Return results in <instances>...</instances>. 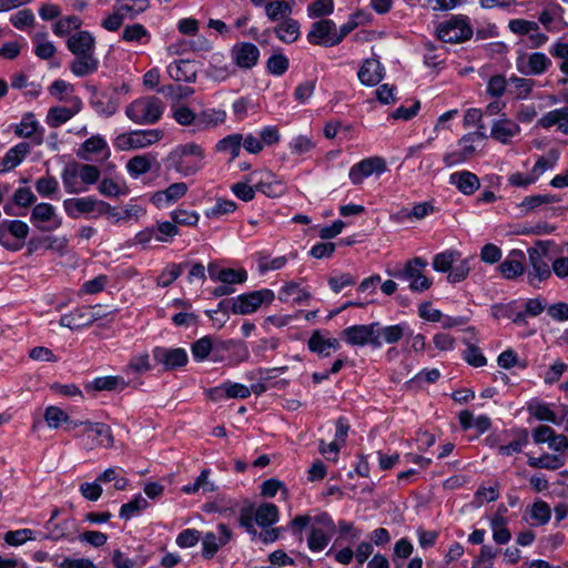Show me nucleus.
Here are the masks:
<instances>
[{
	"instance_id": "f257e3e1",
	"label": "nucleus",
	"mask_w": 568,
	"mask_h": 568,
	"mask_svg": "<svg viewBox=\"0 0 568 568\" xmlns=\"http://www.w3.org/2000/svg\"><path fill=\"white\" fill-rule=\"evenodd\" d=\"M67 48L75 57L70 64V70L74 75L83 78L98 70L95 38L90 31L79 30L70 36L67 40Z\"/></svg>"
},
{
	"instance_id": "f03ea898",
	"label": "nucleus",
	"mask_w": 568,
	"mask_h": 568,
	"mask_svg": "<svg viewBox=\"0 0 568 568\" xmlns=\"http://www.w3.org/2000/svg\"><path fill=\"white\" fill-rule=\"evenodd\" d=\"M205 151L194 142L176 145L164 159L168 171H174L182 178L195 175L204 166Z\"/></svg>"
},
{
	"instance_id": "7ed1b4c3",
	"label": "nucleus",
	"mask_w": 568,
	"mask_h": 568,
	"mask_svg": "<svg viewBox=\"0 0 568 568\" xmlns=\"http://www.w3.org/2000/svg\"><path fill=\"white\" fill-rule=\"evenodd\" d=\"M278 519V507L272 503H262L260 505L247 503L240 509L237 518L240 527L245 529L246 532H256L255 527L261 528L265 532Z\"/></svg>"
},
{
	"instance_id": "20e7f679",
	"label": "nucleus",
	"mask_w": 568,
	"mask_h": 568,
	"mask_svg": "<svg viewBox=\"0 0 568 568\" xmlns=\"http://www.w3.org/2000/svg\"><path fill=\"white\" fill-rule=\"evenodd\" d=\"M292 532H302L307 530L312 534L337 532L331 515L326 511L313 510L304 515H298L290 521ZM351 524L346 521L338 523V532H349Z\"/></svg>"
},
{
	"instance_id": "39448f33",
	"label": "nucleus",
	"mask_w": 568,
	"mask_h": 568,
	"mask_svg": "<svg viewBox=\"0 0 568 568\" xmlns=\"http://www.w3.org/2000/svg\"><path fill=\"white\" fill-rule=\"evenodd\" d=\"M63 209L65 214L73 220L82 215L88 219H98L102 215H106L119 220V214L113 206L94 196L65 199L63 201Z\"/></svg>"
},
{
	"instance_id": "423d86ee",
	"label": "nucleus",
	"mask_w": 568,
	"mask_h": 568,
	"mask_svg": "<svg viewBox=\"0 0 568 568\" xmlns=\"http://www.w3.org/2000/svg\"><path fill=\"white\" fill-rule=\"evenodd\" d=\"M165 105L161 99L156 97H144L134 100L125 108L126 116L136 124H154L163 112Z\"/></svg>"
},
{
	"instance_id": "0eeeda50",
	"label": "nucleus",
	"mask_w": 568,
	"mask_h": 568,
	"mask_svg": "<svg viewBox=\"0 0 568 568\" xmlns=\"http://www.w3.org/2000/svg\"><path fill=\"white\" fill-rule=\"evenodd\" d=\"M550 241H538L535 246L527 250L529 257V270L527 272L528 283L537 286L550 277L552 267L549 266Z\"/></svg>"
},
{
	"instance_id": "6e6552de",
	"label": "nucleus",
	"mask_w": 568,
	"mask_h": 568,
	"mask_svg": "<svg viewBox=\"0 0 568 568\" xmlns=\"http://www.w3.org/2000/svg\"><path fill=\"white\" fill-rule=\"evenodd\" d=\"M29 225L21 220H2L0 222V245L10 252H18L26 246Z\"/></svg>"
},
{
	"instance_id": "1a4fd4ad",
	"label": "nucleus",
	"mask_w": 568,
	"mask_h": 568,
	"mask_svg": "<svg viewBox=\"0 0 568 568\" xmlns=\"http://www.w3.org/2000/svg\"><path fill=\"white\" fill-rule=\"evenodd\" d=\"M436 33L443 42L459 43L471 38L473 29L467 17L455 16L440 23L436 29Z\"/></svg>"
},
{
	"instance_id": "9d476101",
	"label": "nucleus",
	"mask_w": 568,
	"mask_h": 568,
	"mask_svg": "<svg viewBox=\"0 0 568 568\" xmlns=\"http://www.w3.org/2000/svg\"><path fill=\"white\" fill-rule=\"evenodd\" d=\"M378 322L371 324L352 325L342 331V337L351 346L364 347L366 345L373 348H381V342L377 339L376 332Z\"/></svg>"
},
{
	"instance_id": "9b49d317",
	"label": "nucleus",
	"mask_w": 568,
	"mask_h": 568,
	"mask_svg": "<svg viewBox=\"0 0 568 568\" xmlns=\"http://www.w3.org/2000/svg\"><path fill=\"white\" fill-rule=\"evenodd\" d=\"M275 298L272 290L262 288L237 295L233 298L232 313L246 315L257 311L263 304H271Z\"/></svg>"
},
{
	"instance_id": "f8f14e48",
	"label": "nucleus",
	"mask_w": 568,
	"mask_h": 568,
	"mask_svg": "<svg viewBox=\"0 0 568 568\" xmlns=\"http://www.w3.org/2000/svg\"><path fill=\"white\" fill-rule=\"evenodd\" d=\"M162 135L160 130H135L119 134L114 140V146L122 151L142 149L160 141Z\"/></svg>"
},
{
	"instance_id": "ddd939ff",
	"label": "nucleus",
	"mask_w": 568,
	"mask_h": 568,
	"mask_svg": "<svg viewBox=\"0 0 568 568\" xmlns=\"http://www.w3.org/2000/svg\"><path fill=\"white\" fill-rule=\"evenodd\" d=\"M387 171L386 161L381 156L366 158L351 166L348 179L353 185H359L369 176H381Z\"/></svg>"
},
{
	"instance_id": "4468645a",
	"label": "nucleus",
	"mask_w": 568,
	"mask_h": 568,
	"mask_svg": "<svg viewBox=\"0 0 568 568\" xmlns=\"http://www.w3.org/2000/svg\"><path fill=\"white\" fill-rule=\"evenodd\" d=\"M30 222L41 232H52L61 226V219L55 213V207L47 202L38 203L30 213Z\"/></svg>"
},
{
	"instance_id": "2eb2a0df",
	"label": "nucleus",
	"mask_w": 568,
	"mask_h": 568,
	"mask_svg": "<svg viewBox=\"0 0 568 568\" xmlns=\"http://www.w3.org/2000/svg\"><path fill=\"white\" fill-rule=\"evenodd\" d=\"M155 363L161 364L165 371H173L184 367L189 362L187 353L184 348L156 346L152 351Z\"/></svg>"
},
{
	"instance_id": "dca6fc26",
	"label": "nucleus",
	"mask_w": 568,
	"mask_h": 568,
	"mask_svg": "<svg viewBox=\"0 0 568 568\" xmlns=\"http://www.w3.org/2000/svg\"><path fill=\"white\" fill-rule=\"evenodd\" d=\"M231 59L237 68L250 70L257 64L260 50L252 42H237L231 49Z\"/></svg>"
},
{
	"instance_id": "f3484780",
	"label": "nucleus",
	"mask_w": 568,
	"mask_h": 568,
	"mask_svg": "<svg viewBox=\"0 0 568 568\" xmlns=\"http://www.w3.org/2000/svg\"><path fill=\"white\" fill-rule=\"evenodd\" d=\"M335 22L331 19H321L312 23L306 39L313 45L334 47Z\"/></svg>"
},
{
	"instance_id": "a211bd4d",
	"label": "nucleus",
	"mask_w": 568,
	"mask_h": 568,
	"mask_svg": "<svg viewBox=\"0 0 568 568\" xmlns=\"http://www.w3.org/2000/svg\"><path fill=\"white\" fill-rule=\"evenodd\" d=\"M14 134L19 138L32 139L34 145H41L44 140V129L32 112L23 114L20 123L14 125Z\"/></svg>"
},
{
	"instance_id": "6ab92c4d",
	"label": "nucleus",
	"mask_w": 568,
	"mask_h": 568,
	"mask_svg": "<svg viewBox=\"0 0 568 568\" xmlns=\"http://www.w3.org/2000/svg\"><path fill=\"white\" fill-rule=\"evenodd\" d=\"M427 265L428 263L425 258L414 257L408 260L403 266L396 265L392 268L388 267L386 273L390 277L408 282L410 284V281H414L424 273Z\"/></svg>"
},
{
	"instance_id": "aec40b11",
	"label": "nucleus",
	"mask_w": 568,
	"mask_h": 568,
	"mask_svg": "<svg viewBox=\"0 0 568 568\" xmlns=\"http://www.w3.org/2000/svg\"><path fill=\"white\" fill-rule=\"evenodd\" d=\"M327 332L315 329L308 341L307 347L310 352L315 353L317 356L325 358L331 356L332 351L336 352L341 348V343L337 338L328 337Z\"/></svg>"
},
{
	"instance_id": "412c9836",
	"label": "nucleus",
	"mask_w": 568,
	"mask_h": 568,
	"mask_svg": "<svg viewBox=\"0 0 568 568\" xmlns=\"http://www.w3.org/2000/svg\"><path fill=\"white\" fill-rule=\"evenodd\" d=\"M187 190L189 186L185 182H175L170 184L165 190L154 192L150 201L158 209H163L182 199Z\"/></svg>"
},
{
	"instance_id": "4be33fe9",
	"label": "nucleus",
	"mask_w": 568,
	"mask_h": 568,
	"mask_svg": "<svg viewBox=\"0 0 568 568\" xmlns=\"http://www.w3.org/2000/svg\"><path fill=\"white\" fill-rule=\"evenodd\" d=\"M169 77L176 82L193 83L196 80V62L189 59L174 60L166 67Z\"/></svg>"
},
{
	"instance_id": "5701e85b",
	"label": "nucleus",
	"mask_w": 568,
	"mask_h": 568,
	"mask_svg": "<svg viewBox=\"0 0 568 568\" xmlns=\"http://www.w3.org/2000/svg\"><path fill=\"white\" fill-rule=\"evenodd\" d=\"M97 322V317L91 315V306L77 307L73 311L63 314L60 317L59 324L68 327L71 331L80 329Z\"/></svg>"
},
{
	"instance_id": "b1692460",
	"label": "nucleus",
	"mask_w": 568,
	"mask_h": 568,
	"mask_svg": "<svg viewBox=\"0 0 568 568\" xmlns=\"http://www.w3.org/2000/svg\"><path fill=\"white\" fill-rule=\"evenodd\" d=\"M520 133V126L504 113L500 119L495 120L491 125L490 136L503 143L509 144Z\"/></svg>"
},
{
	"instance_id": "393cba45",
	"label": "nucleus",
	"mask_w": 568,
	"mask_h": 568,
	"mask_svg": "<svg viewBox=\"0 0 568 568\" xmlns=\"http://www.w3.org/2000/svg\"><path fill=\"white\" fill-rule=\"evenodd\" d=\"M498 270L506 280H515L525 272V254L520 250H513L499 264Z\"/></svg>"
},
{
	"instance_id": "a878e982",
	"label": "nucleus",
	"mask_w": 568,
	"mask_h": 568,
	"mask_svg": "<svg viewBox=\"0 0 568 568\" xmlns=\"http://www.w3.org/2000/svg\"><path fill=\"white\" fill-rule=\"evenodd\" d=\"M385 75V69L377 59H366L357 72L358 80L366 87L377 85Z\"/></svg>"
},
{
	"instance_id": "bb28decb",
	"label": "nucleus",
	"mask_w": 568,
	"mask_h": 568,
	"mask_svg": "<svg viewBox=\"0 0 568 568\" xmlns=\"http://www.w3.org/2000/svg\"><path fill=\"white\" fill-rule=\"evenodd\" d=\"M537 125L542 129L556 126L558 132L568 135V105L545 113Z\"/></svg>"
},
{
	"instance_id": "cd10ccee",
	"label": "nucleus",
	"mask_w": 568,
	"mask_h": 568,
	"mask_svg": "<svg viewBox=\"0 0 568 568\" xmlns=\"http://www.w3.org/2000/svg\"><path fill=\"white\" fill-rule=\"evenodd\" d=\"M90 103L97 113L111 116L118 110V102L114 100L113 95L108 91L98 90L97 88H92Z\"/></svg>"
},
{
	"instance_id": "c85d7f7f",
	"label": "nucleus",
	"mask_w": 568,
	"mask_h": 568,
	"mask_svg": "<svg viewBox=\"0 0 568 568\" xmlns=\"http://www.w3.org/2000/svg\"><path fill=\"white\" fill-rule=\"evenodd\" d=\"M376 335H378L377 339H379L382 347L383 343L395 344L399 342L404 336H412L413 331L405 322L388 326H382L381 323H378Z\"/></svg>"
},
{
	"instance_id": "c756f323",
	"label": "nucleus",
	"mask_w": 568,
	"mask_h": 568,
	"mask_svg": "<svg viewBox=\"0 0 568 568\" xmlns=\"http://www.w3.org/2000/svg\"><path fill=\"white\" fill-rule=\"evenodd\" d=\"M31 145L28 142H20L10 148L0 163V172H8L20 165L30 153Z\"/></svg>"
},
{
	"instance_id": "7c9ffc66",
	"label": "nucleus",
	"mask_w": 568,
	"mask_h": 568,
	"mask_svg": "<svg viewBox=\"0 0 568 568\" xmlns=\"http://www.w3.org/2000/svg\"><path fill=\"white\" fill-rule=\"evenodd\" d=\"M50 532H79V527L69 511L53 510L47 521Z\"/></svg>"
},
{
	"instance_id": "2f4dec72",
	"label": "nucleus",
	"mask_w": 568,
	"mask_h": 568,
	"mask_svg": "<svg viewBox=\"0 0 568 568\" xmlns=\"http://www.w3.org/2000/svg\"><path fill=\"white\" fill-rule=\"evenodd\" d=\"M82 103L75 99L72 108L67 106H51L47 113L45 122L50 128H58L68 122L78 112H80Z\"/></svg>"
},
{
	"instance_id": "473e14b6",
	"label": "nucleus",
	"mask_w": 568,
	"mask_h": 568,
	"mask_svg": "<svg viewBox=\"0 0 568 568\" xmlns=\"http://www.w3.org/2000/svg\"><path fill=\"white\" fill-rule=\"evenodd\" d=\"M210 394L213 399L222 397L245 399L251 396V389L244 384L225 382L221 386L212 388Z\"/></svg>"
},
{
	"instance_id": "72a5a7b5",
	"label": "nucleus",
	"mask_w": 568,
	"mask_h": 568,
	"mask_svg": "<svg viewBox=\"0 0 568 568\" xmlns=\"http://www.w3.org/2000/svg\"><path fill=\"white\" fill-rule=\"evenodd\" d=\"M551 67V60L544 52H534L528 55L525 65L518 63V70L527 75H540Z\"/></svg>"
},
{
	"instance_id": "f704fd0d",
	"label": "nucleus",
	"mask_w": 568,
	"mask_h": 568,
	"mask_svg": "<svg viewBox=\"0 0 568 568\" xmlns=\"http://www.w3.org/2000/svg\"><path fill=\"white\" fill-rule=\"evenodd\" d=\"M449 183L455 185L465 195H471L480 186L477 175L469 171H459L450 174Z\"/></svg>"
},
{
	"instance_id": "c9c22d12",
	"label": "nucleus",
	"mask_w": 568,
	"mask_h": 568,
	"mask_svg": "<svg viewBox=\"0 0 568 568\" xmlns=\"http://www.w3.org/2000/svg\"><path fill=\"white\" fill-rule=\"evenodd\" d=\"M104 152V158H109L110 150L106 141L101 135H92L87 139L77 152V156L84 161H90V154Z\"/></svg>"
},
{
	"instance_id": "e433bc0d",
	"label": "nucleus",
	"mask_w": 568,
	"mask_h": 568,
	"mask_svg": "<svg viewBox=\"0 0 568 568\" xmlns=\"http://www.w3.org/2000/svg\"><path fill=\"white\" fill-rule=\"evenodd\" d=\"M294 6L295 0H273L265 4V16L273 22L284 21L292 14Z\"/></svg>"
},
{
	"instance_id": "4c0bfd02",
	"label": "nucleus",
	"mask_w": 568,
	"mask_h": 568,
	"mask_svg": "<svg viewBox=\"0 0 568 568\" xmlns=\"http://www.w3.org/2000/svg\"><path fill=\"white\" fill-rule=\"evenodd\" d=\"M129 385V382H126L122 376H102V377H95L93 381L88 383L85 385V389L94 390V392H102V390H123Z\"/></svg>"
},
{
	"instance_id": "58836bf2",
	"label": "nucleus",
	"mask_w": 568,
	"mask_h": 568,
	"mask_svg": "<svg viewBox=\"0 0 568 568\" xmlns=\"http://www.w3.org/2000/svg\"><path fill=\"white\" fill-rule=\"evenodd\" d=\"M311 298V293L295 282L284 284L278 291V300L284 303L304 304Z\"/></svg>"
},
{
	"instance_id": "ea45409f",
	"label": "nucleus",
	"mask_w": 568,
	"mask_h": 568,
	"mask_svg": "<svg viewBox=\"0 0 568 568\" xmlns=\"http://www.w3.org/2000/svg\"><path fill=\"white\" fill-rule=\"evenodd\" d=\"M196 118V131H203L224 123L226 112L222 109H206L197 113Z\"/></svg>"
},
{
	"instance_id": "a19ab883",
	"label": "nucleus",
	"mask_w": 568,
	"mask_h": 568,
	"mask_svg": "<svg viewBox=\"0 0 568 568\" xmlns=\"http://www.w3.org/2000/svg\"><path fill=\"white\" fill-rule=\"evenodd\" d=\"M551 510L547 503L542 500L535 501L526 511L525 519L532 526L538 527L549 521Z\"/></svg>"
},
{
	"instance_id": "79ce46f5",
	"label": "nucleus",
	"mask_w": 568,
	"mask_h": 568,
	"mask_svg": "<svg viewBox=\"0 0 568 568\" xmlns=\"http://www.w3.org/2000/svg\"><path fill=\"white\" fill-rule=\"evenodd\" d=\"M242 149V134L233 133L221 139L215 144V151L217 153L227 154L229 162L234 161L241 153Z\"/></svg>"
},
{
	"instance_id": "37998d69",
	"label": "nucleus",
	"mask_w": 568,
	"mask_h": 568,
	"mask_svg": "<svg viewBox=\"0 0 568 568\" xmlns=\"http://www.w3.org/2000/svg\"><path fill=\"white\" fill-rule=\"evenodd\" d=\"M61 180L64 191L69 194H79L88 191L87 186H83L73 162L67 164L61 172Z\"/></svg>"
},
{
	"instance_id": "c03bdc74",
	"label": "nucleus",
	"mask_w": 568,
	"mask_h": 568,
	"mask_svg": "<svg viewBox=\"0 0 568 568\" xmlns=\"http://www.w3.org/2000/svg\"><path fill=\"white\" fill-rule=\"evenodd\" d=\"M274 33L284 43H293L301 34L297 20L288 18L274 27Z\"/></svg>"
},
{
	"instance_id": "a18cd8bd",
	"label": "nucleus",
	"mask_w": 568,
	"mask_h": 568,
	"mask_svg": "<svg viewBox=\"0 0 568 568\" xmlns=\"http://www.w3.org/2000/svg\"><path fill=\"white\" fill-rule=\"evenodd\" d=\"M153 162H156L155 158L148 153L136 155L130 159L126 163V170L132 178H139L151 171Z\"/></svg>"
},
{
	"instance_id": "49530a36",
	"label": "nucleus",
	"mask_w": 568,
	"mask_h": 568,
	"mask_svg": "<svg viewBox=\"0 0 568 568\" xmlns=\"http://www.w3.org/2000/svg\"><path fill=\"white\" fill-rule=\"evenodd\" d=\"M114 6L118 9V12H120L124 19H134L136 16L144 12L149 8V1L116 0Z\"/></svg>"
},
{
	"instance_id": "de8ad7c7",
	"label": "nucleus",
	"mask_w": 568,
	"mask_h": 568,
	"mask_svg": "<svg viewBox=\"0 0 568 568\" xmlns=\"http://www.w3.org/2000/svg\"><path fill=\"white\" fill-rule=\"evenodd\" d=\"M124 474L125 471L120 467H110L102 471L97 478L101 485L113 483L115 490H125L129 485V479Z\"/></svg>"
},
{
	"instance_id": "09e8293b",
	"label": "nucleus",
	"mask_w": 568,
	"mask_h": 568,
	"mask_svg": "<svg viewBox=\"0 0 568 568\" xmlns=\"http://www.w3.org/2000/svg\"><path fill=\"white\" fill-rule=\"evenodd\" d=\"M148 499L144 498L141 494H136L132 497L131 500L121 506L119 516L122 519L129 520L140 516L142 511L148 508Z\"/></svg>"
},
{
	"instance_id": "8fccbe9b",
	"label": "nucleus",
	"mask_w": 568,
	"mask_h": 568,
	"mask_svg": "<svg viewBox=\"0 0 568 568\" xmlns=\"http://www.w3.org/2000/svg\"><path fill=\"white\" fill-rule=\"evenodd\" d=\"M207 73L212 79L223 81L231 77L233 71L231 65L224 62L222 53H214L211 57Z\"/></svg>"
},
{
	"instance_id": "3c124183",
	"label": "nucleus",
	"mask_w": 568,
	"mask_h": 568,
	"mask_svg": "<svg viewBox=\"0 0 568 568\" xmlns=\"http://www.w3.org/2000/svg\"><path fill=\"white\" fill-rule=\"evenodd\" d=\"M529 443V433L527 428H520L516 432V438L507 445H500L497 450L501 456H511L518 454Z\"/></svg>"
},
{
	"instance_id": "603ef678",
	"label": "nucleus",
	"mask_w": 568,
	"mask_h": 568,
	"mask_svg": "<svg viewBox=\"0 0 568 568\" xmlns=\"http://www.w3.org/2000/svg\"><path fill=\"white\" fill-rule=\"evenodd\" d=\"M560 201V197L555 194H536L525 196L519 204V207L525 212V214L530 211L546 204H552Z\"/></svg>"
},
{
	"instance_id": "864d4df0",
	"label": "nucleus",
	"mask_w": 568,
	"mask_h": 568,
	"mask_svg": "<svg viewBox=\"0 0 568 568\" xmlns=\"http://www.w3.org/2000/svg\"><path fill=\"white\" fill-rule=\"evenodd\" d=\"M210 473V469L204 468L193 483L182 487V491L187 495L195 494L200 490H203L204 493L214 491L216 487L209 480Z\"/></svg>"
},
{
	"instance_id": "5fc2aeb1",
	"label": "nucleus",
	"mask_w": 568,
	"mask_h": 568,
	"mask_svg": "<svg viewBox=\"0 0 568 568\" xmlns=\"http://www.w3.org/2000/svg\"><path fill=\"white\" fill-rule=\"evenodd\" d=\"M256 191L267 197L274 199L281 196L284 191V184L276 180L273 174H268L266 180L256 183Z\"/></svg>"
},
{
	"instance_id": "6e6d98bb",
	"label": "nucleus",
	"mask_w": 568,
	"mask_h": 568,
	"mask_svg": "<svg viewBox=\"0 0 568 568\" xmlns=\"http://www.w3.org/2000/svg\"><path fill=\"white\" fill-rule=\"evenodd\" d=\"M36 191L45 199H58L59 182L52 175H45L36 181Z\"/></svg>"
},
{
	"instance_id": "4d7b16f0",
	"label": "nucleus",
	"mask_w": 568,
	"mask_h": 568,
	"mask_svg": "<svg viewBox=\"0 0 568 568\" xmlns=\"http://www.w3.org/2000/svg\"><path fill=\"white\" fill-rule=\"evenodd\" d=\"M460 254L457 251L448 250L437 253L433 257V268L439 273H448L453 264L457 262Z\"/></svg>"
},
{
	"instance_id": "13d9d810",
	"label": "nucleus",
	"mask_w": 568,
	"mask_h": 568,
	"mask_svg": "<svg viewBox=\"0 0 568 568\" xmlns=\"http://www.w3.org/2000/svg\"><path fill=\"white\" fill-rule=\"evenodd\" d=\"M527 464L532 468L556 470L565 465V459L557 455L542 454L540 457H530Z\"/></svg>"
},
{
	"instance_id": "bf43d9fd",
	"label": "nucleus",
	"mask_w": 568,
	"mask_h": 568,
	"mask_svg": "<svg viewBox=\"0 0 568 568\" xmlns=\"http://www.w3.org/2000/svg\"><path fill=\"white\" fill-rule=\"evenodd\" d=\"M528 412L537 420L549 422L559 425L556 413L549 407L548 404L541 402H534L528 405Z\"/></svg>"
},
{
	"instance_id": "052dcab7",
	"label": "nucleus",
	"mask_w": 568,
	"mask_h": 568,
	"mask_svg": "<svg viewBox=\"0 0 568 568\" xmlns=\"http://www.w3.org/2000/svg\"><path fill=\"white\" fill-rule=\"evenodd\" d=\"M73 164L83 186L88 187L99 181L101 172L98 166L92 164H80L77 162H73Z\"/></svg>"
},
{
	"instance_id": "680f3d73",
	"label": "nucleus",
	"mask_w": 568,
	"mask_h": 568,
	"mask_svg": "<svg viewBox=\"0 0 568 568\" xmlns=\"http://www.w3.org/2000/svg\"><path fill=\"white\" fill-rule=\"evenodd\" d=\"M185 266H187V263L169 264L159 275L158 285L161 287L170 286L174 281H176L181 276Z\"/></svg>"
},
{
	"instance_id": "e2e57ef3",
	"label": "nucleus",
	"mask_w": 568,
	"mask_h": 568,
	"mask_svg": "<svg viewBox=\"0 0 568 568\" xmlns=\"http://www.w3.org/2000/svg\"><path fill=\"white\" fill-rule=\"evenodd\" d=\"M237 209V204L227 199L219 197L215 204L205 211V216L209 219H219L223 215L233 213Z\"/></svg>"
},
{
	"instance_id": "0e129e2a",
	"label": "nucleus",
	"mask_w": 568,
	"mask_h": 568,
	"mask_svg": "<svg viewBox=\"0 0 568 568\" xmlns=\"http://www.w3.org/2000/svg\"><path fill=\"white\" fill-rule=\"evenodd\" d=\"M475 146L462 148L458 151L447 152L443 156L446 166L452 168L468 161L475 153Z\"/></svg>"
},
{
	"instance_id": "69168bd1",
	"label": "nucleus",
	"mask_w": 568,
	"mask_h": 568,
	"mask_svg": "<svg viewBox=\"0 0 568 568\" xmlns=\"http://www.w3.org/2000/svg\"><path fill=\"white\" fill-rule=\"evenodd\" d=\"M45 39L47 33H37L33 38V41L36 42L34 54L42 60L52 58L57 52L54 44Z\"/></svg>"
},
{
	"instance_id": "338daca9",
	"label": "nucleus",
	"mask_w": 568,
	"mask_h": 568,
	"mask_svg": "<svg viewBox=\"0 0 568 568\" xmlns=\"http://www.w3.org/2000/svg\"><path fill=\"white\" fill-rule=\"evenodd\" d=\"M196 115L197 113L193 112L186 105H179L172 108V116L173 119L183 126H192L193 131H196Z\"/></svg>"
},
{
	"instance_id": "774afa93",
	"label": "nucleus",
	"mask_w": 568,
	"mask_h": 568,
	"mask_svg": "<svg viewBox=\"0 0 568 568\" xmlns=\"http://www.w3.org/2000/svg\"><path fill=\"white\" fill-rule=\"evenodd\" d=\"M290 65V61L287 57L281 52L273 53L266 62V69L267 71L275 75L281 77L283 75Z\"/></svg>"
}]
</instances>
